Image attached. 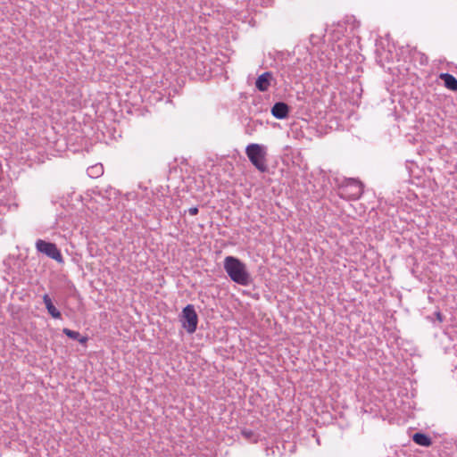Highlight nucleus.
Listing matches in <instances>:
<instances>
[{
  "label": "nucleus",
  "instance_id": "1",
  "mask_svg": "<svg viewBox=\"0 0 457 457\" xmlns=\"http://www.w3.org/2000/svg\"><path fill=\"white\" fill-rule=\"evenodd\" d=\"M224 270L230 279L238 285L245 287L252 283V278L247 270L246 265L237 257H225Z\"/></svg>",
  "mask_w": 457,
  "mask_h": 457
},
{
  "label": "nucleus",
  "instance_id": "2",
  "mask_svg": "<svg viewBox=\"0 0 457 457\" xmlns=\"http://www.w3.org/2000/svg\"><path fill=\"white\" fill-rule=\"evenodd\" d=\"M363 194V184L355 179H345L338 187V195L346 200H357Z\"/></svg>",
  "mask_w": 457,
  "mask_h": 457
},
{
  "label": "nucleus",
  "instance_id": "3",
  "mask_svg": "<svg viewBox=\"0 0 457 457\" xmlns=\"http://www.w3.org/2000/svg\"><path fill=\"white\" fill-rule=\"evenodd\" d=\"M245 154L251 163L261 172L268 170L266 164V150L265 147L259 144H250L245 148Z\"/></svg>",
  "mask_w": 457,
  "mask_h": 457
},
{
  "label": "nucleus",
  "instance_id": "4",
  "mask_svg": "<svg viewBox=\"0 0 457 457\" xmlns=\"http://www.w3.org/2000/svg\"><path fill=\"white\" fill-rule=\"evenodd\" d=\"M36 249L37 252L44 253L59 263L63 262L62 253L54 243L37 239L36 242Z\"/></svg>",
  "mask_w": 457,
  "mask_h": 457
},
{
  "label": "nucleus",
  "instance_id": "5",
  "mask_svg": "<svg viewBox=\"0 0 457 457\" xmlns=\"http://www.w3.org/2000/svg\"><path fill=\"white\" fill-rule=\"evenodd\" d=\"M182 327L187 333L192 334L196 330L198 323V316L193 304H187L181 314Z\"/></svg>",
  "mask_w": 457,
  "mask_h": 457
},
{
  "label": "nucleus",
  "instance_id": "6",
  "mask_svg": "<svg viewBox=\"0 0 457 457\" xmlns=\"http://www.w3.org/2000/svg\"><path fill=\"white\" fill-rule=\"evenodd\" d=\"M271 114L278 120L286 119L289 113V106L284 102H277L271 107Z\"/></svg>",
  "mask_w": 457,
  "mask_h": 457
},
{
  "label": "nucleus",
  "instance_id": "7",
  "mask_svg": "<svg viewBox=\"0 0 457 457\" xmlns=\"http://www.w3.org/2000/svg\"><path fill=\"white\" fill-rule=\"evenodd\" d=\"M272 79V74L271 72L266 71L262 74H261L256 81H255V87L256 88L261 92H265L268 90V88L270 86V80Z\"/></svg>",
  "mask_w": 457,
  "mask_h": 457
},
{
  "label": "nucleus",
  "instance_id": "8",
  "mask_svg": "<svg viewBox=\"0 0 457 457\" xmlns=\"http://www.w3.org/2000/svg\"><path fill=\"white\" fill-rule=\"evenodd\" d=\"M439 78L444 81L446 88L452 91H457V79L454 76L449 73H441Z\"/></svg>",
  "mask_w": 457,
  "mask_h": 457
},
{
  "label": "nucleus",
  "instance_id": "9",
  "mask_svg": "<svg viewBox=\"0 0 457 457\" xmlns=\"http://www.w3.org/2000/svg\"><path fill=\"white\" fill-rule=\"evenodd\" d=\"M412 440L415 444L428 447L432 445V439L427 434L417 432L412 436Z\"/></svg>",
  "mask_w": 457,
  "mask_h": 457
},
{
  "label": "nucleus",
  "instance_id": "10",
  "mask_svg": "<svg viewBox=\"0 0 457 457\" xmlns=\"http://www.w3.org/2000/svg\"><path fill=\"white\" fill-rule=\"evenodd\" d=\"M62 333L69 338L79 341L81 345H85L87 342V337L81 336L78 331L64 328Z\"/></svg>",
  "mask_w": 457,
  "mask_h": 457
},
{
  "label": "nucleus",
  "instance_id": "11",
  "mask_svg": "<svg viewBox=\"0 0 457 457\" xmlns=\"http://www.w3.org/2000/svg\"><path fill=\"white\" fill-rule=\"evenodd\" d=\"M87 174L91 178H97L103 174V166L95 165L87 169Z\"/></svg>",
  "mask_w": 457,
  "mask_h": 457
},
{
  "label": "nucleus",
  "instance_id": "12",
  "mask_svg": "<svg viewBox=\"0 0 457 457\" xmlns=\"http://www.w3.org/2000/svg\"><path fill=\"white\" fill-rule=\"evenodd\" d=\"M262 123L259 120H250L248 123L245 125V133L248 135H252L253 131H255L257 125H262Z\"/></svg>",
  "mask_w": 457,
  "mask_h": 457
},
{
  "label": "nucleus",
  "instance_id": "13",
  "mask_svg": "<svg viewBox=\"0 0 457 457\" xmlns=\"http://www.w3.org/2000/svg\"><path fill=\"white\" fill-rule=\"evenodd\" d=\"M46 310L48 312V313L54 318V319H61L62 318V314L60 312L59 310H57V308L53 304H51L50 306L46 307Z\"/></svg>",
  "mask_w": 457,
  "mask_h": 457
},
{
  "label": "nucleus",
  "instance_id": "14",
  "mask_svg": "<svg viewBox=\"0 0 457 457\" xmlns=\"http://www.w3.org/2000/svg\"><path fill=\"white\" fill-rule=\"evenodd\" d=\"M241 434L242 436L245 438V439H248V440H251L254 437L255 434L253 430L251 429H247V428H244L241 430Z\"/></svg>",
  "mask_w": 457,
  "mask_h": 457
},
{
  "label": "nucleus",
  "instance_id": "15",
  "mask_svg": "<svg viewBox=\"0 0 457 457\" xmlns=\"http://www.w3.org/2000/svg\"><path fill=\"white\" fill-rule=\"evenodd\" d=\"M43 303H45L46 308L53 304L52 299L47 294L43 295Z\"/></svg>",
  "mask_w": 457,
  "mask_h": 457
},
{
  "label": "nucleus",
  "instance_id": "16",
  "mask_svg": "<svg viewBox=\"0 0 457 457\" xmlns=\"http://www.w3.org/2000/svg\"><path fill=\"white\" fill-rule=\"evenodd\" d=\"M199 210L196 206L195 207H191L187 210V212L190 214V215H196L198 213Z\"/></svg>",
  "mask_w": 457,
  "mask_h": 457
},
{
  "label": "nucleus",
  "instance_id": "17",
  "mask_svg": "<svg viewBox=\"0 0 457 457\" xmlns=\"http://www.w3.org/2000/svg\"><path fill=\"white\" fill-rule=\"evenodd\" d=\"M435 315H436V319H437V320H438L439 322H443V320H444V316H443V314H442L440 312H436L435 313Z\"/></svg>",
  "mask_w": 457,
  "mask_h": 457
}]
</instances>
